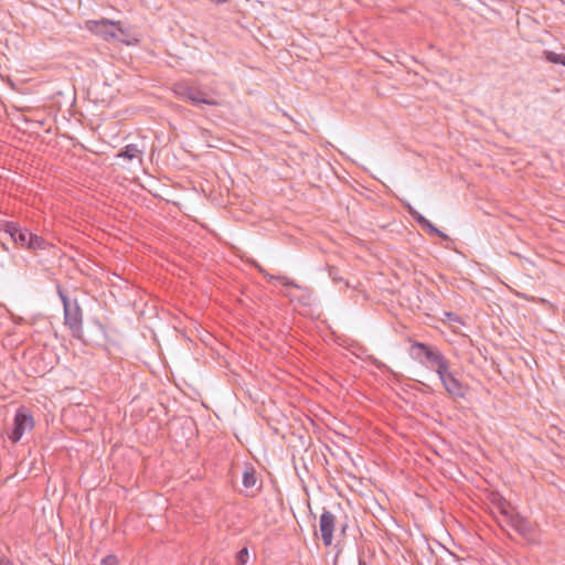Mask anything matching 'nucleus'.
I'll return each mask as SVG.
<instances>
[{
    "label": "nucleus",
    "instance_id": "23",
    "mask_svg": "<svg viewBox=\"0 0 565 565\" xmlns=\"http://www.w3.org/2000/svg\"><path fill=\"white\" fill-rule=\"evenodd\" d=\"M0 565H14L12 561L7 557H0Z\"/></svg>",
    "mask_w": 565,
    "mask_h": 565
},
{
    "label": "nucleus",
    "instance_id": "12",
    "mask_svg": "<svg viewBox=\"0 0 565 565\" xmlns=\"http://www.w3.org/2000/svg\"><path fill=\"white\" fill-rule=\"evenodd\" d=\"M51 247V244L46 242L42 236L34 233L28 234V248L31 252L45 250Z\"/></svg>",
    "mask_w": 565,
    "mask_h": 565
},
{
    "label": "nucleus",
    "instance_id": "15",
    "mask_svg": "<svg viewBox=\"0 0 565 565\" xmlns=\"http://www.w3.org/2000/svg\"><path fill=\"white\" fill-rule=\"evenodd\" d=\"M257 482L256 473L254 469H247L243 473V486L247 489L255 487Z\"/></svg>",
    "mask_w": 565,
    "mask_h": 565
},
{
    "label": "nucleus",
    "instance_id": "24",
    "mask_svg": "<svg viewBox=\"0 0 565 565\" xmlns=\"http://www.w3.org/2000/svg\"><path fill=\"white\" fill-rule=\"evenodd\" d=\"M436 236H438V237H440V238H443L445 241H449L450 239L449 236L446 233H444L443 231H440V230H439V233H436Z\"/></svg>",
    "mask_w": 565,
    "mask_h": 565
},
{
    "label": "nucleus",
    "instance_id": "3",
    "mask_svg": "<svg viewBox=\"0 0 565 565\" xmlns=\"http://www.w3.org/2000/svg\"><path fill=\"white\" fill-rule=\"evenodd\" d=\"M409 355L422 365L435 371L449 362L438 348L419 341H412Z\"/></svg>",
    "mask_w": 565,
    "mask_h": 565
},
{
    "label": "nucleus",
    "instance_id": "2",
    "mask_svg": "<svg viewBox=\"0 0 565 565\" xmlns=\"http://www.w3.org/2000/svg\"><path fill=\"white\" fill-rule=\"evenodd\" d=\"M84 28L107 42L118 40L122 43L129 44V41L125 39L128 36V33L122 28V23L120 21H114L106 18L100 20H87L85 21Z\"/></svg>",
    "mask_w": 565,
    "mask_h": 565
},
{
    "label": "nucleus",
    "instance_id": "5",
    "mask_svg": "<svg viewBox=\"0 0 565 565\" xmlns=\"http://www.w3.org/2000/svg\"><path fill=\"white\" fill-rule=\"evenodd\" d=\"M174 94L185 102L193 105L205 104L210 106H217L218 102L210 98L207 94L199 87L191 86L186 83H177L173 87Z\"/></svg>",
    "mask_w": 565,
    "mask_h": 565
},
{
    "label": "nucleus",
    "instance_id": "7",
    "mask_svg": "<svg viewBox=\"0 0 565 565\" xmlns=\"http://www.w3.org/2000/svg\"><path fill=\"white\" fill-rule=\"evenodd\" d=\"M34 427V419L32 415L24 408L20 407L14 416L13 429L9 435L12 443H18L25 430H31Z\"/></svg>",
    "mask_w": 565,
    "mask_h": 565
},
{
    "label": "nucleus",
    "instance_id": "14",
    "mask_svg": "<svg viewBox=\"0 0 565 565\" xmlns=\"http://www.w3.org/2000/svg\"><path fill=\"white\" fill-rule=\"evenodd\" d=\"M544 58L553 64H562L565 66V54L555 53L550 50L543 51Z\"/></svg>",
    "mask_w": 565,
    "mask_h": 565
},
{
    "label": "nucleus",
    "instance_id": "16",
    "mask_svg": "<svg viewBox=\"0 0 565 565\" xmlns=\"http://www.w3.org/2000/svg\"><path fill=\"white\" fill-rule=\"evenodd\" d=\"M328 274L329 277L332 279L333 282L339 284L343 281L342 276L340 275V269L333 265H328Z\"/></svg>",
    "mask_w": 565,
    "mask_h": 565
},
{
    "label": "nucleus",
    "instance_id": "21",
    "mask_svg": "<svg viewBox=\"0 0 565 565\" xmlns=\"http://www.w3.org/2000/svg\"><path fill=\"white\" fill-rule=\"evenodd\" d=\"M256 268L258 269V271L264 276L266 277L269 281H271L273 279H270V274H268L262 266L259 265H256Z\"/></svg>",
    "mask_w": 565,
    "mask_h": 565
},
{
    "label": "nucleus",
    "instance_id": "10",
    "mask_svg": "<svg viewBox=\"0 0 565 565\" xmlns=\"http://www.w3.org/2000/svg\"><path fill=\"white\" fill-rule=\"evenodd\" d=\"M1 230L10 235L12 241L23 248H28V234H32L26 228H22L15 222H3Z\"/></svg>",
    "mask_w": 565,
    "mask_h": 565
},
{
    "label": "nucleus",
    "instance_id": "25",
    "mask_svg": "<svg viewBox=\"0 0 565 565\" xmlns=\"http://www.w3.org/2000/svg\"><path fill=\"white\" fill-rule=\"evenodd\" d=\"M210 1L215 4H223V3L227 2L228 0H210Z\"/></svg>",
    "mask_w": 565,
    "mask_h": 565
},
{
    "label": "nucleus",
    "instance_id": "4",
    "mask_svg": "<svg viewBox=\"0 0 565 565\" xmlns=\"http://www.w3.org/2000/svg\"><path fill=\"white\" fill-rule=\"evenodd\" d=\"M513 529L526 545L540 546L542 544L541 530L537 524L531 522L521 514L509 515L508 525Z\"/></svg>",
    "mask_w": 565,
    "mask_h": 565
},
{
    "label": "nucleus",
    "instance_id": "6",
    "mask_svg": "<svg viewBox=\"0 0 565 565\" xmlns=\"http://www.w3.org/2000/svg\"><path fill=\"white\" fill-rule=\"evenodd\" d=\"M436 373L452 399L463 398L467 394V386H465L450 371V362L445 364L440 370H436Z\"/></svg>",
    "mask_w": 565,
    "mask_h": 565
},
{
    "label": "nucleus",
    "instance_id": "17",
    "mask_svg": "<svg viewBox=\"0 0 565 565\" xmlns=\"http://www.w3.org/2000/svg\"><path fill=\"white\" fill-rule=\"evenodd\" d=\"M249 552L247 547L241 548L235 556L236 565H245L248 561Z\"/></svg>",
    "mask_w": 565,
    "mask_h": 565
},
{
    "label": "nucleus",
    "instance_id": "20",
    "mask_svg": "<svg viewBox=\"0 0 565 565\" xmlns=\"http://www.w3.org/2000/svg\"><path fill=\"white\" fill-rule=\"evenodd\" d=\"M413 220L422 227L423 224L426 222V217L423 216L418 211H417V214H414L413 216Z\"/></svg>",
    "mask_w": 565,
    "mask_h": 565
},
{
    "label": "nucleus",
    "instance_id": "18",
    "mask_svg": "<svg viewBox=\"0 0 565 565\" xmlns=\"http://www.w3.org/2000/svg\"><path fill=\"white\" fill-rule=\"evenodd\" d=\"M422 228L425 230L429 235H436V233H439V230L428 220H426Z\"/></svg>",
    "mask_w": 565,
    "mask_h": 565
},
{
    "label": "nucleus",
    "instance_id": "19",
    "mask_svg": "<svg viewBox=\"0 0 565 565\" xmlns=\"http://www.w3.org/2000/svg\"><path fill=\"white\" fill-rule=\"evenodd\" d=\"M102 565H118L116 555L109 554L102 559Z\"/></svg>",
    "mask_w": 565,
    "mask_h": 565
},
{
    "label": "nucleus",
    "instance_id": "9",
    "mask_svg": "<svg viewBox=\"0 0 565 565\" xmlns=\"http://www.w3.org/2000/svg\"><path fill=\"white\" fill-rule=\"evenodd\" d=\"M335 526V516L327 509H323L320 515L319 529L322 542L326 546H330L333 542V532Z\"/></svg>",
    "mask_w": 565,
    "mask_h": 565
},
{
    "label": "nucleus",
    "instance_id": "11",
    "mask_svg": "<svg viewBox=\"0 0 565 565\" xmlns=\"http://www.w3.org/2000/svg\"><path fill=\"white\" fill-rule=\"evenodd\" d=\"M499 511L502 515V520L499 522L500 526L504 529L508 525L509 515L520 514L514 507L511 505L505 499L501 498L498 502Z\"/></svg>",
    "mask_w": 565,
    "mask_h": 565
},
{
    "label": "nucleus",
    "instance_id": "22",
    "mask_svg": "<svg viewBox=\"0 0 565 565\" xmlns=\"http://www.w3.org/2000/svg\"><path fill=\"white\" fill-rule=\"evenodd\" d=\"M405 207H406V210H407V212H408V214H409L411 216H413L414 214H417V211H416V210H415V209H414L409 203H407V204L405 205Z\"/></svg>",
    "mask_w": 565,
    "mask_h": 565
},
{
    "label": "nucleus",
    "instance_id": "1",
    "mask_svg": "<svg viewBox=\"0 0 565 565\" xmlns=\"http://www.w3.org/2000/svg\"><path fill=\"white\" fill-rule=\"evenodd\" d=\"M57 295L63 303L64 324L70 329L72 335L76 339L83 338V311L77 299L71 300L63 288L57 285Z\"/></svg>",
    "mask_w": 565,
    "mask_h": 565
},
{
    "label": "nucleus",
    "instance_id": "8",
    "mask_svg": "<svg viewBox=\"0 0 565 565\" xmlns=\"http://www.w3.org/2000/svg\"><path fill=\"white\" fill-rule=\"evenodd\" d=\"M270 279H277V281H279L282 286L292 287L299 290V296H289L291 300H297L300 305L306 307H311L313 305L315 298L313 290L311 288L307 286H301L286 276H270Z\"/></svg>",
    "mask_w": 565,
    "mask_h": 565
},
{
    "label": "nucleus",
    "instance_id": "26",
    "mask_svg": "<svg viewBox=\"0 0 565 565\" xmlns=\"http://www.w3.org/2000/svg\"><path fill=\"white\" fill-rule=\"evenodd\" d=\"M359 565H366V563L362 558H359Z\"/></svg>",
    "mask_w": 565,
    "mask_h": 565
},
{
    "label": "nucleus",
    "instance_id": "13",
    "mask_svg": "<svg viewBox=\"0 0 565 565\" xmlns=\"http://www.w3.org/2000/svg\"><path fill=\"white\" fill-rule=\"evenodd\" d=\"M141 154H142V150L137 145L129 143L121 149L118 157H122L127 160H132L136 158H140Z\"/></svg>",
    "mask_w": 565,
    "mask_h": 565
}]
</instances>
